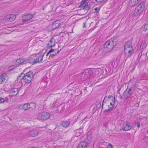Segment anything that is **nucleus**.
<instances>
[{
  "label": "nucleus",
  "instance_id": "nucleus-1",
  "mask_svg": "<svg viewBox=\"0 0 148 148\" xmlns=\"http://www.w3.org/2000/svg\"><path fill=\"white\" fill-rule=\"evenodd\" d=\"M32 76L33 73L31 71L28 72L25 75L24 74L22 73L18 76L17 82L20 84H22L21 80L26 83H29L31 81Z\"/></svg>",
  "mask_w": 148,
  "mask_h": 148
},
{
  "label": "nucleus",
  "instance_id": "nucleus-2",
  "mask_svg": "<svg viewBox=\"0 0 148 148\" xmlns=\"http://www.w3.org/2000/svg\"><path fill=\"white\" fill-rule=\"evenodd\" d=\"M145 7V4L144 3H141L135 8L133 12L132 16L138 19V17L142 14Z\"/></svg>",
  "mask_w": 148,
  "mask_h": 148
},
{
  "label": "nucleus",
  "instance_id": "nucleus-3",
  "mask_svg": "<svg viewBox=\"0 0 148 148\" xmlns=\"http://www.w3.org/2000/svg\"><path fill=\"white\" fill-rule=\"evenodd\" d=\"M132 45V43L130 41H127L125 45L124 52L127 57L130 56L134 53V49Z\"/></svg>",
  "mask_w": 148,
  "mask_h": 148
},
{
  "label": "nucleus",
  "instance_id": "nucleus-4",
  "mask_svg": "<svg viewBox=\"0 0 148 148\" xmlns=\"http://www.w3.org/2000/svg\"><path fill=\"white\" fill-rule=\"evenodd\" d=\"M50 116V114L47 112H42L38 113L36 115V119L39 121H44L49 119Z\"/></svg>",
  "mask_w": 148,
  "mask_h": 148
},
{
  "label": "nucleus",
  "instance_id": "nucleus-5",
  "mask_svg": "<svg viewBox=\"0 0 148 148\" xmlns=\"http://www.w3.org/2000/svg\"><path fill=\"white\" fill-rule=\"evenodd\" d=\"M114 47L108 40L104 44L103 46V50L106 52L111 51Z\"/></svg>",
  "mask_w": 148,
  "mask_h": 148
},
{
  "label": "nucleus",
  "instance_id": "nucleus-6",
  "mask_svg": "<svg viewBox=\"0 0 148 148\" xmlns=\"http://www.w3.org/2000/svg\"><path fill=\"white\" fill-rule=\"evenodd\" d=\"M16 18V16L15 15L10 14L5 16L3 19V21L5 22L12 21L15 19Z\"/></svg>",
  "mask_w": 148,
  "mask_h": 148
},
{
  "label": "nucleus",
  "instance_id": "nucleus-7",
  "mask_svg": "<svg viewBox=\"0 0 148 148\" xmlns=\"http://www.w3.org/2000/svg\"><path fill=\"white\" fill-rule=\"evenodd\" d=\"M105 98H108V100L110 102V104L111 106H108L110 108V109H112L114 107V104L115 103V98L111 96H106Z\"/></svg>",
  "mask_w": 148,
  "mask_h": 148
},
{
  "label": "nucleus",
  "instance_id": "nucleus-8",
  "mask_svg": "<svg viewBox=\"0 0 148 148\" xmlns=\"http://www.w3.org/2000/svg\"><path fill=\"white\" fill-rule=\"evenodd\" d=\"M142 32L144 36L147 37L148 36V24H145L142 26Z\"/></svg>",
  "mask_w": 148,
  "mask_h": 148
},
{
  "label": "nucleus",
  "instance_id": "nucleus-9",
  "mask_svg": "<svg viewBox=\"0 0 148 148\" xmlns=\"http://www.w3.org/2000/svg\"><path fill=\"white\" fill-rule=\"evenodd\" d=\"M62 22L60 20H57L53 23L51 25L52 29H54L60 26Z\"/></svg>",
  "mask_w": 148,
  "mask_h": 148
},
{
  "label": "nucleus",
  "instance_id": "nucleus-10",
  "mask_svg": "<svg viewBox=\"0 0 148 148\" xmlns=\"http://www.w3.org/2000/svg\"><path fill=\"white\" fill-rule=\"evenodd\" d=\"M132 128V126L128 122L124 123L123 124L122 129L125 131H128L130 130Z\"/></svg>",
  "mask_w": 148,
  "mask_h": 148
},
{
  "label": "nucleus",
  "instance_id": "nucleus-11",
  "mask_svg": "<svg viewBox=\"0 0 148 148\" xmlns=\"http://www.w3.org/2000/svg\"><path fill=\"white\" fill-rule=\"evenodd\" d=\"M33 16L31 14H28L23 16L22 19L24 22H27L29 21L33 18Z\"/></svg>",
  "mask_w": 148,
  "mask_h": 148
},
{
  "label": "nucleus",
  "instance_id": "nucleus-12",
  "mask_svg": "<svg viewBox=\"0 0 148 148\" xmlns=\"http://www.w3.org/2000/svg\"><path fill=\"white\" fill-rule=\"evenodd\" d=\"M38 132L35 130H32L30 131L28 133V135L29 136L34 137L38 135Z\"/></svg>",
  "mask_w": 148,
  "mask_h": 148
},
{
  "label": "nucleus",
  "instance_id": "nucleus-13",
  "mask_svg": "<svg viewBox=\"0 0 148 148\" xmlns=\"http://www.w3.org/2000/svg\"><path fill=\"white\" fill-rule=\"evenodd\" d=\"M108 40L114 47L116 45L117 41V38L116 37L112 38Z\"/></svg>",
  "mask_w": 148,
  "mask_h": 148
},
{
  "label": "nucleus",
  "instance_id": "nucleus-14",
  "mask_svg": "<svg viewBox=\"0 0 148 148\" xmlns=\"http://www.w3.org/2000/svg\"><path fill=\"white\" fill-rule=\"evenodd\" d=\"M25 61V60L24 58H21L17 59L15 62L16 66H18L21 64H23Z\"/></svg>",
  "mask_w": 148,
  "mask_h": 148
},
{
  "label": "nucleus",
  "instance_id": "nucleus-15",
  "mask_svg": "<svg viewBox=\"0 0 148 148\" xmlns=\"http://www.w3.org/2000/svg\"><path fill=\"white\" fill-rule=\"evenodd\" d=\"M44 56V55H41L38 58H36V60H34L33 62H31V63L33 64H34L38 62H40L42 61L43 58Z\"/></svg>",
  "mask_w": 148,
  "mask_h": 148
},
{
  "label": "nucleus",
  "instance_id": "nucleus-16",
  "mask_svg": "<svg viewBox=\"0 0 148 148\" xmlns=\"http://www.w3.org/2000/svg\"><path fill=\"white\" fill-rule=\"evenodd\" d=\"M88 144L86 142H81L79 144L77 148H87Z\"/></svg>",
  "mask_w": 148,
  "mask_h": 148
},
{
  "label": "nucleus",
  "instance_id": "nucleus-17",
  "mask_svg": "<svg viewBox=\"0 0 148 148\" xmlns=\"http://www.w3.org/2000/svg\"><path fill=\"white\" fill-rule=\"evenodd\" d=\"M141 0H130V4L131 6L133 7L136 5Z\"/></svg>",
  "mask_w": 148,
  "mask_h": 148
},
{
  "label": "nucleus",
  "instance_id": "nucleus-18",
  "mask_svg": "<svg viewBox=\"0 0 148 148\" xmlns=\"http://www.w3.org/2000/svg\"><path fill=\"white\" fill-rule=\"evenodd\" d=\"M55 42L53 38H51L50 41L48 42V46L49 47H51L54 46Z\"/></svg>",
  "mask_w": 148,
  "mask_h": 148
},
{
  "label": "nucleus",
  "instance_id": "nucleus-19",
  "mask_svg": "<svg viewBox=\"0 0 148 148\" xmlns=\"http://www.w3.org/2000/svg\"><path fill=\"white\" fill-rule=\"evenodd\" d=\"M70 123V121L69 120L64 121L62 122V125L64 127H66L69 126Z\"/></svg>",
  "mask_w": 148,
  "mask_h": 148
},
{
  "label": "nucleus",
  "instance_id": "nucleus-20",
  "mask_svg": "<svg viewBox=\"0 0 148 148\" xmlns=\"http://www.w3.org/2000/svg\"><path fill=\"white\" fill-rule=\"evenodd\" d=\"M6 76V75L5 74L0 75V84L5 80Z\"/></svg>",
  "mask_w": 148,
  "mask_h": 148
},
{
  "label": "nucleus",
  "instance_id": "nucleus-21",
  "mask_svg": "<svg viewBox=\"0 0 148 148\" xmlns=\"http://www.w3.org/2000/svg\"><path fill=\"white\" fill-rule=\"evenodd\" d=\"M19 90L18 88H13L12 89L11 93L13 95H15L18 93Z\"/></svg>",
  "mask_w": 148,
  "mask_h": 148
},
{
  "label": "nucleus",
  "instance_id": "nucleus-22",
  "mask_svg": "<svg viewBox=\"0 0 148 148\" xmlns=\"http://www.w3.org/2000/svg\"><path fill=\"white\" fill-rule=\"evenodd\" d=\"M30 108V104L28 103H26L23 105L22 108L24 110H26L29 109Z\"/></svg>",
  "mask_w": 148,
  "mask_h": 148
},
{
  "label": "nucleus",
  "instance_id": "nucleus-23",
  "mask_svg": "<svg viewBox=\"0 0 148 148\" xmlns=\"http://www.w3.org/2000/svg\"><path fill=\"white\" fill-rule=\"evenodd\" d=\"M147 46V44L145 41H143L140 45V48L141 49H145Z\"/></svg>",
  "mask_w": 148,
  "mask_h": 148
},
{
  "label": "nucleus",
  "instance_id": "nucleus-24",
  "mask_svg": "<svg viewBox=\"0 0 148 148\" xmlns=\"http://www.w3.org/2000/svg\"><path fill=\"white\" fill-rule=\"evenodd\" d=\"M130 96V94H128L126 91H125L123 95V96L124 97V99H127Z\"/></svg>",
  "mask_w": 148,
  "mask_h": 148
},
{
  "label": "nucleus",
  "instance_id": "nucleus-25",
  "mask_svg": "<svg viewBox=\"0 0 148 148\" xmlns=\"http://www.w3.org/2000/svg\"><path fill=\"white\" fill-rule=\"evenodd\" d=\"M8 99L7 98H5V99L0 97V104L4 103V102H7Z\"/></svg>",
  "mask_w": 148,
  "mask_h": 148
},
{
  "label": "nucleus",
  "instance_id": "nucleus-26",
  "mask_svg": "<svg viewBox=\"0 0 148 148\" xmlns=\"http://www.w3.org/2000/svg\"><path fill=\"white\" fill-rule=\"evenodd\" d=\"M86 0H83L81 2V5L84 6V9H86L88 7L87 5H86Z\"/></svg>",
  "mask_w": 148,
  "mask_h": 148
},
{
  "label": "nucleus",
  "instance_id": "nucleus-27",
  "mask_svg": "<svg viewBox=\"0 0 148 148\" xmlns=\"http://www.w3.org/2000/svg\"><path fill=\"white\" fill-rule=\"evenodd\" d=\"M16 67V65H11L8 68V70L9 71H11Z\"/></svg>",
  "mask_w": 148,
  "mask_h": 148
},
{
  "label": "nucleus",
  "instance_id": "nucleus-28",
  "mask_svg": "<svg viewBox=\"0 0 148 148\" xmlns=\"http://www.w3.org/2000/svg\"><path fill=\"white\" fill-rule=\"evenodd\" d=\"M96 2L98 3H100L102 2H106V0H95Z\"/></svg>",
  "mask_w": 148,
  "mask_h": 148
},
{
  "label": "nucleus",
  "instance_id": "nucleus-29",
  "mask_svg": "<svg viewBox=\"0 0 148 148\" xmlns=\"http://www.w3.org/2000/svg\"><path fill=\"white\" fill-rule=\"evenodd\" d=\"M81 133L80 132H79L77 131L76 132V134H75V136H79L81 134Z\"/></svg>",
  "mask_w": 148,
  "mask_h": 148
},
{
  "label": "nucleus",
  "instance_id": "nucleus-30",
  "mask_svg": "<svg viewBox=\"0 0 148 148\" xmlns=\"http://www.w3.org/2000/svg\"><path fill=\"white\" fill-rule=\"evenodd\" d=\"M107 148H112V146L111 144L109 143Z\"/></svg>",
  "mask_w": 148,
  "mask_h": 148
},
{
  "label": "nucleus",
  "instance_id": "nucleus-31",
  "mask_svg": "<svg viewBox=\"0 0 148 148\" xmlns=\"http://www.w3.org/2000/svg\"><path fill=\"white\" fill-rule=\"evenodd\" d=\"M127 92L128 94H130L131 96L132 94L131 92V89L130 88L128 91H127Z\"/></svg>",
  "mask_w": 148,
  "mask_h": 148
},
{
  "label": "nucleus",
  "instance_id": "nucleus-32",
  "mask_svg": "<svg viewBox=\"0 0 148 148\" xmlns=\"http://www.w3.org/2000/svg\"><path fill=\"white\" fill-rule=\"evenodd\" d=\"M95 11L96 12H98L99 11V8H95Z\"/></svg>",
  "mask_w": 148,
  "mask_h": 148
},
{
  "label": "nucleus",
  "instance_id": "nucleus-33",
  "mask_svg": "<svg viewBox=\"0 0 148 148\" xmlns=\"http://www.w3.org/2000/svg\"><path fill=\"white\" fill-rule=\"evenodd\" d=\"M54 51V50L53 49H51L49 51V53H52Z\"/></svg>",
  "mask_w": 148,
  "mask_h": 148
},
{
  "label": "nucleus",
  "instance_id": "nucleus-34",
  "mask_svg": "<svg viewBox=\"0 0 148 148\" xmlns=\"http://www.w3.org/2000/svg\"><path fill=\"white\" fill-rule=\"evenodd\" d=\"M110 108L109 107V108L108 109H106L105 110L104 112H108L110 110H111L112 109H110Z\"/></svg>",
  "mask_w": 148,
  "mask_h": 148
},
{
  "label": "nucleus",
  "instance_id": "nucleus-35",
  "mask_svg": "<svg viewBox=\"0 0 148 148\" xmlns=\"http://www.w3.org/2000/svg\"><path fill=\"white\" fill-rule=\"evenodd\" d=\"M137 127L138 128H139L140 126V123L139 122H137Z\"/></svg>",
  "mask_w": 148,
  "mask_h": 148
},
{
  "label": "nucleus",
  "instance_id": "nucleus-36",
  "mask_svg": "<svg viewBox=\"0 0 148 148\" xmlns=\"http://www.w3.org/2000/svg\"><path fill=\"white\" fill-rule=\"evenodd\" d=\"M86 27V24L85 23H84V25L83 26V27Z\"/></svg>",
  "mask_w": 148,
  "mask_h": 148
},
{
  "label": "nucleus",
  "instance_id": "nucleus-37",
  "mask_svg": "<svg viewBox=\"0 0 148 148\" xmlns=\"http://www.w3.org/2000/svg\"><path fill=\"white\" fill-rule=\"evenodd\" d=\"M50 53H49V52L47 53V56L49 55V54Z\"/></svg>",
  "mask_w": 148,
  "mask_h": 148
},
{
  "label": "nucleus",
  "instance_id": "nucleus-38",
  "mask_svg": "<svg viewBox=\"0 0 148 148\" xmlns=\"http://www.w3.org/2000/svg\"><path fill=\"white\" fill-rule=\"evenodd\" d=\"M31 148H38L37 147H31Z\"/></svg>",
  "mask_w": 148,
  "mask_h": 148
},
{
  "label": "nucleus",
  "instance_id": "nucleus-39",
  "mask_svg": "<svg viewBox=\"0 0 148 148\" xmlns=\"http://www.w3.org/2000/svg\"><path fill=\"white\" fill-rule=\"evenodd\" d=\"M14 82H15V84H16V81H15Z\"/></svg>",
  "mask_w": 148,
  "mask_h": 148
},
{
  "label": "nucleus",
  "instance_id": "nucleus-40",
  "mask_svg": "<svg viewBox=\"0 0 148 148\" xmlns=\"http://www.w3.org/2000/svg\"><path fill=\"white\" fill-rule=\"evenodd\" d=\"M89 9V8H88V9Z\"/></svg>",
  "mask_w": 148,
  "mask_h": 148
}]
</instances>
